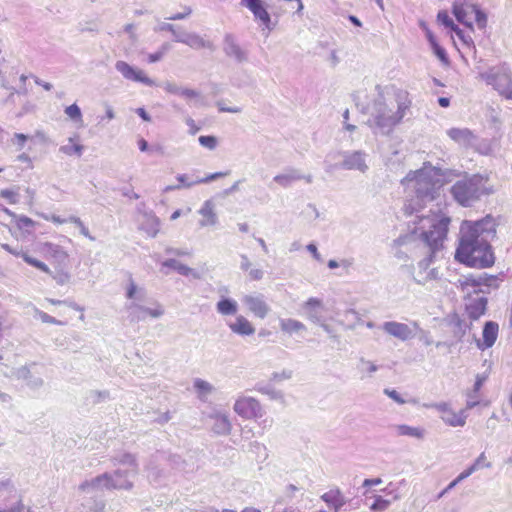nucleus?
I'll return each mask as SVG.
<instances>
[{
    "instance_id": "obj_33",
    "label": "nucleus",
    "mask_w": 512,
    "mask_h": 512,
    "mask_svg": "<svg viewBox=\"0 0 512 512\" xmlns=\"http://www.w3.org/2000/svg\"><path fill=\"white\" fill-rule=\"evenodd\" d=\"M42 251L47 258L54 259L58 263H64L67 258V252L59 245L53 243H45Z\"/></svg>"
},
{
    "instance_id": "obj_61",
    "label": "nucleus",
    "mask_w": 512,
    "mask_h": 512,
    "mask_svg": "<svg viewBox=\"0 0 512 512\" xmlns=\"http://www.w3.org/2000/svg\"><path fill=\"white\" fill-rule=\"evenodd\" d=\"M164 89L168 93L176 94V95H180L181 96V91H183L184 87H180V86H178L177 84H175L173 82L167 81V82L164 83Z\"/></svg>"
},
{
    "instance_id": "obj_6",
    "label": "nucleus",
    "mask_w": 512,
    "mask_h": 512,
    "mask_svg": "<svg viewBox=\"0 0 512 512\" xmlns=\"http://www.w3.org/2000/svg\"><path fill=\"white\" fill-rule=\"evenodd\" d=\"M486 183L487 178L474 174L458 180L452 185L450 192L458 204L468 207L489 193Z\"/></svg>"
},
{
    "instance_id": "obj_29",
    "label": "nucleus",
    "mask_w": 512,
    "mask_h": 512,
    "mask_svg": "<svg viewBox=\"0 0 512 512\" xmlns=\"http://www.w3.org/2000/svg\"><path fill=\"white\" fill-rule=\"evenodd\" d=\"M494 282H496V278L494 276L488 275L487 273H482L479 276L469 275L465 277L464 281H461V285L463 289L467 287L478 288L481 286H486L489 288L493 285Z\"/></svg>"
},
{
    "instance_id": "obj_23",
    "label": "nucleus",
    "mask_w": 512,
    "mask_h": 512,
    "mask_svg": "<svg viewBox=\"0 0 512 512\" xmlns=\"http://www.w3.org/2000/svg\"><path fill=\"white\" fill-rule=\"evenodd\" d=\"M499 326L493 321L485 323L483 328V342L477 340V346L479 349L484 350L494 345L498 337Z\"/></svg>"
},
{
    "instance_id": "obj_60",
    "label": "nucleus",
    "mask_w": 512,
    "mask_h": 512,
    "mask_svg": "<svg viewBox=\"0 0 512 512\" xmlns=\"http://www.w3.org/2000/svg\"><path fill=\"white\" fill-rule=\"evenodd\" d=\"M16 225L19 229L28 228L34 225V221L27 216H17Z\"/></svg>"
},
{
    "instance_id": "obj_21",
    "label": "nucleus",
    "mask_w": 512,
    "mask_h": 512,
    "mask_svg": "<svg viewBox=\"0 0 512 512\" xmlns=\"http://www.w3.org/2000/svg\"><path fill=\"white\" fill-rule=\"evenodd\" d=\"M241 5L247 7L256 20L261 21L265 27L269 28L271 18L262 0H241Z\"/></svg>"
},
{
    "instance_id": "obj_36",
    "label": "nucleus",
    "mask_w": 512,
    "mask_h": 512,
    "mask_svg": "<svg viewBox=\"0 0 512 512\" xmlns=\"http://www.w3.org/2000/svg\"><path fill=\"white\" fill-rule=\"evenodd\" d=\"M240 269L248 272V277L252 281H259L264 276V271L260 268H252V263L246 254L240 255Z\"/></svg>"
},
{
    "instance_id": "obj_41",
    "label": "nucleus",
    "mask_w": 512,
    "mask_h": 512,
    "mask_svg": "<svg viewBox=\"0 0 512 512\" xmlns=\"http://www.w3.org/2000/svg\"><path fill=\"white\" fill-rule=\"evenodd\" d=\"M147 477L151 482H159L166 477V473L163 469L155 464L154 460H151L146 467Z\"/></svg>"
},
{
    "instance_id": "obj_3",
    "label": "nucleus",
    "mask_w": 512,
    "mask_h": 512,
    "mask_svg": "<svg viewBox=\"0 0 512 512\" xmlns=\"http://www.w3.org/2000/svg\"><path fill=\"white\" fill-rule=\"evenodd\" d=\"M377 98L370 108L367 125L375 134L388 135L401 122L411 106L406 91L393 87L376 86Z\"/></svg>"
},
{
    "instance_id": "obj_45",
    "label": "nucleus",
    "mask_w": 512,
    "mask_h": 512,
    "mask_svg": "<svg viewBox=\"0 0 512 512\" xmlns=\"http://www.w3.org/2000/svg\"><path fill=\"white\" fill-rule=\"evenodd\" d=\"M68 221H69L70 223L75 224V225L79 228L80 233H81L84 237L88 238V239H89V240H91V241H95V237H93V236L90 234V232H89L88 228L84 225L83 221H82L79 217H77V216H70V217L68 218Z\"/></svg>"
},
{
    "instance_id": "obj_9",
    "label": "nucleus",
    "mask_w": 512,
    "mask_h": 512,
    "mask_svg": "<svg viewBox=\"0 0 512 512\" xmlns=\"http://www.w3.org/2000/svg\"><path fill=\"white\" fill-rule=\"evenodd\" d=\"M341 162L339 167L345 170L366 173L369 169L367 164L368 154L361 150L340 152Z\"/></svg>"
},
{
    "instance_id": "obj_56",
    "label": "nucleus",
    "mask_w": 512,
    "mask_h": 512,
    "mask_svg": "<svg viewBox=\"0 0 512 512\" xmlns=\"http://www.w3.org/2000/svg\"><path fill=\"white\" fill-rule=\"evenodd\" d=\"M473 465L477 468V470L481 468H491V462L487 461V456L485 452H481L479 456L475 459Z\"/></svg>"
},
{
    "instance_id": "obj_4",
    "label": "nucleus",
    "mask_w": 512,
    "mask_h": 512,
    "mask_svg": "<svg viewBox=\"0 0 512 512\" xmlns=\"http://www.w3.org/2000/svg\"><path fill=\"white\" fill-rule=\"evenodd\" d=\"M444 174L440 168L424 166L420 170L410 172L401 181L407 191L404 212L408 215L418 213L428 203L440 196Z\"/></svg>"
},
{
    "instance_id": "obj_25",
    "label": "nucleus",
    "mask_w": 512,
    "mask_h": 512,
    "mask_svg": "<svg viewBox=\"0 0 512 512\" xmlns=\"http://www.w3.org/2000/svg\"><path fill=\"white\" fill-rule=\"evenodd\" d=\"M320 499L324 501L333 510V512H339L346 504V498L339 488L325 492L320 496Z\"/></svg>"
},
{
    "instance_id": "obj_15",
    "label": "nucleus",
    "mask_w": 512,
    "mask_h": 512,
    "mask_svg": "<svg viewBox=\"0 0 512 512\" xmlns=\"http://www.w3.org/2000/svg\"><path fill=\"white\" fill-rule=\"evenodd\" d=\"M242 302L249 312L260 319H264L270 312V306L267 304L262 294L245 295L242 298Z\"/></svg>"
},
{
    "instance_id": "obj_26",
    "label": "nucleus",
    "mask_w": 512,
    "mask_h": 512,
    "mask_svg": "<svg viewBox=\"0 0 512 512\" xmlns=\"http://www.w3.org/2000/svg\"><path fill=\"white\" fill-rule=\"evenodd\" d=\"M78 490L84 494H94L106 490L105 473L83 481L78 486Z\"/></svg>"
},
{
    "instance_id": "obj_17",
    "label": "nucleus",
    "mask_w": 512,
    "mask_h": 512,
    "mask_svg": "<svg viewBox=\"0 0 512 512\" xmlns=\"http://www.w3.org/2000/svg\"><path fill=\"white\" fill-rule=\"evenodd\" d=\"M5 489L8 492V499L10 502L0 503V512H21V499L17 495L16 489L11 484L10 480L0 482V491Z\"/></svg>"
},
{
    "instance_id": "obj_40",
    "label": "nucleus",
    "mask_w": 512,
    "mask_h": 512,
    "mask_svg": "<svg viewBox=\"0 0 512 512\" xmlns=\"http://www.w3.org/2000/svg\"><path fill=\"white\" fill-rule=\"evenodd\" d=\"M438 21L443 24L445 27L450 28L452 31L456 33V35L462 39L465 43H467V39L463 33V31L454 24L453 20L450 18L446 11H440L437 15Z\"/></svg>"
},
{
    "instance_id": "obj_27",
    "label": "nucleus",
    "mask_w": 512,
    "mask_h": 512,
    "mask_svg": "<svg viewBox=\"0 0 512 512\" xmlns=\"http://www.w3.org/2000/svg\"><path fill=\"white\" fill-rule=\"evenodd\" d=\"M447 135L458 145L468 147L472 145L475 137L468 128H451L447 131Z\"/></svg>"
},
{
    "instance_id": "obj_48",
    "label": "nucleus",
    "mask_w": 512,
    "mask_h": 512,
    "mask_svg": "<svg viewBox=\"0 0 512 512\" xmlns=\"http://www.w3.org/2000/svg\"><path fill=\"white\" fill-rule=\"evenodd\" d=\"M84 147L81 144H67L60 147V152H62L65 155H74L81 156L83 152Z\"/></svg>"
},
{
    "instance_id": "obj_63",
    "label": "nucleus",
    "mask_w": 512,
    "mask_h": 512,
    "mask_svg": "<svg viewBox=\"0 0 512 512\" xmlns=\"http://www.w3.org/2000/svg\"><path fill=\"white\" fill-rule=\"evenodd\" d=\"M477 471V468L471 464L470 466H468L465 470H463L457 477V481L460 483L462 482L464 479L468 478L469 476H471L474 472Z\"/></svg>"
},
{
    "instance_id": "obj_43",
    "label": "nucleus",
    "mask_w": 512,
    "mask_h": 512,
    "mask_svg": "<svg viewBox=\"0 0 512 512\" xmlns=\"http://www.w3.org/2000/svg\"><path fill=\"white\" fill-rule=\"evenodd\" d=\"M163 267L171 268L177 271L179 274L183 276H188L192 273V269L185 264H182L176 259H167L162 262Z\"/></svg>"
},
{
    "instance_id": "obj_59",
    "label": "nucleus",
    "mask_w": 512,
    "mask_h": 512,
    "mask_svg": "<svg viewBox=\"0 0 512 512\" xmlns=\"http://www.w3.org/2000/svg\"><path fill=\"white\" fill-rule=\"evenodd\" d=\"M453 14L456 17L457 21L466 24V12L462 5L454 4Z\"/></svg>"
},
{
    "instance_id": "obj_57",
    "label": "nucleus",
    "mask_w": 512,
    "mask_h": 512,
    "mask_svg": "<svg viewBox=\"0 0 512 512\" xmlns=\"http://www.w3.org/2000/svg\"><path fill=\"white\" fill-rule=\"evenodd\" d=\"M192 11L193 10L190 6L185 5V6H183V12L173 14L172 16L168 17V20H172V21L184 20L192 14Z\"/></svg>"
},
{
    "instance_id": "obj_22",
    "label": "nucleus",
    "mask_w": 512,
    "mask_h": 512,
    "mask_svg": "<svg viewBox=\"0 0 512 512\" xmlns=\"http://www.w3.org/2000/svg\"><path fill=\"white\" fill-rule=\"evenodd\" d=\"M228 175V172H216L207 175L206 177H197L195 179H192L187 174H179L176 179L178 181V186H180V189L182 188H191L194 185L202 184V183H208L210 181L216 180L218 178L224 177Z\"/></svg>"
},
{
    "instance_id": "obj_39",
    "label": "nucleus",
    "mask_w": 512,
    "mask_h": 512,
    "mask_svg": "<svg viewBox=\"0 0 512 512\" xmlns=\"http://www.w3.org/2000/svg\"><path fill=\"white\" fill-rule=\"evenodd\" d=\"M280 329L282 332L292 335L306 329L305 325L292 318H284L279 321Z\"/></svg>"
},
{
    "instance_id": "obj_58",
    "label": "nucleus",
    "mask_w": 512,
    "mask_h": 512,
    "mask_svg": "<svg viewBox=\"0 0 512 512\" xmlns=\"http://www.w3.org/2000/svg\"><path fill=\"white\" fill-rule=\"evenodd\" d=\"M159 31H168L172 34L174 41L177 42V36L181 33V31L177 30L173 24L163 22L158 27Z\"/></svg>"
},
{
    "instance_id": "obj_8",
    "label": "nucleus",
    "mask_w": 512,
    "mask_h": 512,
    "mask_svg": "<svg viewBox=\"0 0 512 512\" xmlns=\"http://www.w3.org/2000/svg\"><path fill=\"white\" fill-rule=\"evenodd\" d=\"M234 412L243 419H259L264 415L260 402L250 396L240 395L233 405Z\"/></svg>"
},
{
    "instance_id": "obj_34",
    "label": "nucleus",
    "mask_w": 512,
    "mask_h": 512,
    "mask_svg": "<svg viewBox=\"0 0 512 512\" xmlns=\"http://www.w3.org/2000/svg\"><path fill=\"white\" fill-rule=\"evenodd\" d=\"M273 180L280 186L287 188L293 182L302 180V173L297 169L290 168L287 169L285 172L274 176Z\"/></svg>"
},
{
    "instance_id": "obj_50",
    "label": "nucleus",
    "mask_w": 512,
    "mask_h": 512,
    "mask_svg": "<svg viewBox=\"0 0 512 512\" xmlns=\"http://www.w3.org/2000/svg\"><path fill=\"white\" fill-rule=\"evenodd\" d=\"M198 141L201 146L209 149L214 150L217 147L218 140L215 136L212 135H203L198 138Z\"/></svg>"
},
{
    "instance_id": "obj_20",
    "label": "nucleus",
    "mask_w": 512,
    "mask_h": 512,
    "mask_svg": "<svg viewBox=\"0 0 512 512\" xmlns=\"http://www.w3.org/2000/svg\"><path fill=\"white\" fill-rule=\"evenodd\" d=\"M474 292L476 293V296L468 299L466 303V312L470 319L477 320L486 312L487 298L485 296H480L477 290H474Z\"/></svg>"
},
{
    "instance_id": "obj_53",
    "label": "nucleus",
    "mask_w": 512,
    "mask_h": 512,
    "mask_svg": "<svg viewBox=\"0 0 512 512\" xmlns=\"http://www.w3.org/2000/svg\"><path fill=\"white\" fill-rule=\"evenodd\" d=\"M257 390L260 393L269 396L271 399H275V400L283 399V394L281 393V391L275 390L271 387H258Z\"/></svg>"
},
{
    "instance_id": "obj_54",
    "label": "nucleus",
    "mask_w": 512,
    "mask_h": 512,
    "mask_svg": "<svg viewBox=\"0 0 512 512\" xmlns=\"http://www.w3.org/2000/svg\"><path fill=\"white\" fill-rule=\"evenodd\" d=\"M0 197L8 200L10 204H16L18 202V192L13 189H2L0 191Z\"/></svg>"
},
{
    "instance_id": "obj_62",
    "label": "nucleus",
    "mask_w": 512,
    "mask_h": 512,
    "mask_svg": "<svg viewBox=\"0 0 512 512\" xmlns=\"http://www.w3.org/2000/svg\"><path fill=\"white\" fill-rule=\"evenodd\" d=\"M181 96L186 99H200L201 98V94L199 91L190 89V88H185V87H184L183 91H181Z\"/></svg>"
},
{
    "instance_id": "obj_30",
    "label": "nucleus",
    "mask_w": 512,
    "mask_h": 512,
    "mask_svg": "<svg viewBox=\"0 0 512 512\" xmlns=\"http://www.w3.org/2000/svg\"><path fill=\"white\" fill-rule=\"evenodd\" d=\"M228 326L233 333L240 336H251L255 333L254 326L242 315L237 316Z\"/></svg>"
},
{
    "instance_id": "obj_37",
    "label": "nucleus",
    "mask_w": 512,
    "mask_h": 512,
    "mask_svg": "<svg viewBox=\"0 0 512 512\" xmlns=\"http://www.w3.org/2000/svg\"><path fill=\"white\" fill-rule=\"evenodd\" d=\"M467 415L465 410L459 413L454 412L452 409L447 414H442L441 419L449 426L463 427L466 423Z\"/></svg>"
},
{
    "instance_id": "obj_55",
    "label": "nucleus",
    "mask_w": 512,
    "mask_h": 512,
    "mask_svg": "<svg viewBox=\"0 0 512 512\" xmlns=\"http://www.w3.org/2000/svg\"><path fill=\"white\" fill-rule=\"evenodd\" d=\"M35 313L43 323H49V324H54V325H63L62 321L57 320L56 318L48 315L47 313H45L43 311L35 309Z\"/></svg>"
},
{
    "instance_id": "obj_52",
    "label": "nucleus",
    "mask_w": 512,
    "mask_h": 512,
    "mask_svg": "<svg viewBox=\"0 0 512 512\" xmlns=\"http://www.w3.org/2000/svg\"><path fill=\"white\" fill-rule=\"evenodd\" d=\"M431 48H432L434 54L438 57V59L443 64H448L449 63V59H448L447 53H446V51H445V49L443 47H441L438 43H434L433 45H431Z\"/></svg>"
},
{
    "instance_id": "obj_19",
    "label": "nucleus",
    "mask_w": 512,
    "mask_h": 512,
    "mask_svg": "<svg viewBox=\"0 0 512 512\" xmlns=\"http://www.w3.org/2000/svg\"><path fill=\"white\" fill-rule=\"evenodd\" d=\"M208 417L213 421L211 429L216 435L227 436L231 433L232 423L227 413L215 411Z\"/></svg>"
},
{
    "instance_id": "obj_44",
    "label": "nucleus",
    "mask_w": 512,
    "mask_h": 512,
    "mask_svg": "<svg viewBox=\"0 0 512 512\" xmlns=\"http://www.w3.org/2000/svg\"><path fill=\"white\" fill-rule=\"evenodd\" d=\"M193 386L200 397L206 396L213 391V386L209 382L200 378H196L194 380Z\"/></svg>"
},
{
    "instance_id": "obj_2",
    "label": "nucleus",
    "mask_w": 512,
    "mask_h": 512,
    "mask_svg": "<svg viewBox=\"0 0 512 512\" xmlns=\"http://www.w3.org/2000/svg\"><path fill=\"white\" fill-rule=\"evenodd\" d=\"M495 219L487 215L481 220H464L460 226V240L455 259L474 268H486L495 258L490 241L496 237Z\"/></svg>"
},
{
    "instance_id": "obj_10",
    "label": "nucleus",
    "mask_w": 512,
    "mask_h": 512,
    "mask_svg": "<svg viewBox=\"0 0 512 512\" xmlns=\"http://www.w3.org/2000/svg\"><path fill=\"white\" fill-rule=\"evenodd\" d=\"M130 477H133L130 471L120 468L113 472H105L106 490H132L134 482Z\"/></svg>"
},
{
    "instance_id": "obj_51",
    "label": "nucleus",
    "mask_w": 512,
    "mask_h": 512,
    "mask_svg": "<svg viewBox=\"0 0 512 512\" xmlns=\"http://www.w3.org/2000/svg\"><path fill=\"white\" fill-rule=\"evenodd\" d=\"M66 115L74 121H82V113L77 104H72L65 109Z\"/></svg>"
},
{
    "instance_id": "obj_1",
    "label": "nucleus",
    "mask_w": 512,
    "mask_h": 512,
    "mask_svg": "<svg viewBox=\"0 0 512 512\" xmlns=\"http://www.w3.org/2000/svg\"><path fill=\"white\" fill-rule=\"evenodd\" d=\"M410 234L397 238L392 246L394 256L401 262H407L417 255L420 247L437 252L447 238L450 218L437 211L430 210L427 215H417Z\"/></svg>"
},
{
    "instance_id": "obj_49",
    "label": "nucleus",
    "mask_w": 512,
    "mask_h": 512,
    "mask_svg": "<svg viewBox=\"0 0 512 512\" xmlns=\"http://www.w3.org/2000/svg\"><path fill=\"white\" fill-rule=\"evenodd\" d=\"M391 504L390 500L384 499L381 496L375 498L374 503L370 506V510L373 512L385 511Z\"/></svg>"
},
{
    "instance_id": "obj_64",
    "label": "nucleus",
    "mask_w": 512,
    "mask_h": 512,
    "mask_svg": "<svg viewBox=\"0 0 512 512\" xmlns=\"http://www.w3.org/2000/svg\"><path fill=\"white\" fill-rule=\"evenodd\" d=\"M384 393L389 397L391 398L392 400H394L396 403L398 404H404L405 403V400L401 397V395L396 391V390H393V389H385L384 390Z\"/></svg>"
},
{
    "instance_id": "obj_28",
    "label": "nucleus",
    "mask_w": 512,
    "mask_h": 512,
    "mask_svg": "<svg viewBox=\"0 0 512 512\" xmlns=\"http://www.w3.org/2000/svg\"><path fill=\"white\" fill-rule=\"evenodd\" d=\"M487 376L478 374L476 376L475 383L473 385V389L466 392V409H473L477 405L480 404L479 392L484 382L486 381Z\"/></svg>"
},
{
    "instance_id": "obj_18",
    "label": "nucleus",
    "mask_w": 512,
    "mask_h": 512,
    "mask_svg": "<svg viewBox=\"0 0 512 512\" xmlns=\"http://www.w3.org/2000/svg\"><path fill=\"white\" fill-rule=\"evenodd\" d=\"M177 42L185 44L195 50H199L202 48L210 50L214 49V45L211 41L205 40L196 32L181 31L179 36H177Z\"/></svg>"
},
{
    "instance_id": "obj_32",
    "label": "nucleus",
    "mask_w": 512,
    "mask_h": 512,
    "mask_svg": "<svg viewBox=\"0 0 512 512\" xmlns=\"http://www.w3.org/2000/svg\"><path fill=\"white\" fill-rule=\"evenodd\" d=\"M304 308L307 310V316L313 323H321L322 315L319 309L322 308V301L318 298L311 297L304 303Z\"/></svg>"
},
{
    "instance_id": "obj_11",
    "label": "nucleus",
    "mask_w": 512,
    "mask_h": 512,
    "mask_svg": "<svg viewBox=\"0 0 512 512\" xmlns=\"http://www.w3.org/2000/svg\"><path fill=\"white\" fill-rule=\"evenodd\" d=\"M382 329L392 337L401 341H408L415 337V330L419 329V325L415 321L411 325L397 321H387L383 323Z\"/></svg>"
},
{
    "instance_id": "obj_13",
    "label": "nucleus",
    "mask_w": 512,
    "mask_h": 512,
    "mask_svg": "<svg viewBox=\"0 0 512 512\" xmlns=\"http://www.w3.org/2000/svg\"><path fill=\"white\" fill-rule=\"evenodd\" d=\"M115 69L125 78L126 80L133 81V82H139L146 86H154L155 81L148 76L145 75V73L137 69L130 64H128L125 61L119 60L115 63Z\"/></svg>"
},
{
    "instance_id": "obj_24",
    "label": "nucleus",
    "mask_w": 512,
    "mask_h": 512,
    "mask_svg": "<svg viewBox=\"0 0 512 512\" xmlns=\"http://www.w3.org/2000/svg\"><path fill=\"white\" fill-rule=\"evenodd\" d=\"M198 213L202 217L199 220L200 227L215 226L218 223L217 213L215 212V205L212 200H206Z\"/></svg>"
},
{
    "instance_id": "obj_47",
    "label": "nucleus",
    "mask_w": 512,
    "mask_h": 512,
    "mask_svg": "<svg viewBox=\"0 0 512 512\" xmlns=\"http://www.w3.org/2000/svg\"><path fill=\"white\" fill-rule=\"evenodd\" d=\"M359 370L361 372H366L369 376L375 373L378 370V366L374 364L372 361L367 360L363 357L359 359Z\"/></svg>"
},
{
    "instance_id": "obj_5",
    "label": "nucleus",
    "mask_w": 512,
    "mask_h": 512,
    "mask_svg": "<svg viewBox=\"0 0 512 512\" xmlns=\"http://www.w3.org/2000/svg\"><path fill=\"white\" fill-rule=\"evenodd\" d=\"M146 294V289L138 286L130 275L125 294L126 298L130 300V302L125 305L130 322L137 323L143 321L147 316L160 318L165 314L164 307L158 302H156L152 308L146 307L140 303L145 299Z\"/></svg>"
},
{
    "instance_id": "obj_31",
    "label": "nucleus",
    "mask_w": 512,
    "mask_h": 512,
    "mask_svg": "<svg viewBox=\"0 0 512 512\" xmlns=\"http://www.w3.org/2000/svg\"><path fill=\"white\" fill-rule=\"evenodd\" d=\"M112 462L114 465L129 466L130 469L127 470L130 471L132 476H136L138 474L139 466L134 454L128 452L119 453L112 457Z\"/></svg>"
},
{
    "instance_id": "obj_12",
    "label": "nucleus",
    "mask_w": 512,
    "mask_h": 512,
    "mask_svg": "<svg viewBox=\"0 0 512 512\" xmlns=\"http://www.w3.org/2000/svg\"><path fill=\"white\" fill-rule=\"evenodd\" d=\"M429 254L418 262L417 268L413 272V279L417 284L425 285L429 281L436 280L439 277L438 270L436 268H430L433 261V255L436 252L428 250Z\"/></svg>"
},
{
    "instance_id": "obj_35",
    "label": "nucleus",
    "mask_w": 512,
    "mask_h": 512,
    "mask_svg": "<svg viewBox=\"0 0 512 512\" xmlns=\"http://www.w3.org/2000/svg\"><path fill=\"white\" fill-rule=\"evenodd\" d=\"M143 217L144 221L141 224V229L144 230L149 237H156L159 232V219L152 212H144Z\"/></svg>"
},
{
    "instance_id": "obj_46",
    "label": "nucleus",
    "mask_w": 512,
    "mask_h": 512,
    "mask_svg": "<svg viewBox=\"0 0 512 512\" xmlns=\"http://www.w3.org/2000/svg\"><path fill=\"white\" fill-rule=\"evenodd\" d=\"M23 260L27 264H29V265H31V266H33V267H35V268H37V269L47 273V274H51V270L49 269V267L44 262H41V261L31 257L28 254H23Z\"/></svg>"
},
{
    "instance_id": "obj_14",
    "label": "nucleus",
    "mask_w": 512,
    "mask_h": 512,
    "mask_svg": "<svg viewBox=\"0 0 512 512\" xmlns=\"http://www.w3.org/2000/svg\"><path fill=\"white\" fill-rule=\"evenodd\" d=\"M115 69L125 78L126 80L133 81V82H139L146 86H154L155 81L148 76L145 75V73L137 69L130 64H128L125 61L119 60L115 63Z\"/></svg>"
},
{
    "instance_id": "obj_38",
    "label": "nucleus",
    "mask_w": 512,
    "mask_h": 512,
    "mask_svg": "<svg viewBox=\"0 0 512 512\" xmlns=\"http://www.w3.org/2000/svg\"><path fill=\"white\" fill-rule=\"evenodd\" d=\"M216 310L223 316L235 315L238 311V304L230 298H221L216 304Z\"/></svg>"
},
{
    "instance_id": "obj_42",
    "label": "nucleus",
    "mask_w": 512,
    "mask_h": 512,
    "mask_svg": "<svg viewBox=\"0 0 512 512\" xmlns=\"http://www.w3.org/2000/svg\"><path fill=\"white\" fill-rule=\"evenodd\" d=\"M397 433L401 436H410L417 439H422L424 437V429L419 427H412L408 425H398L397 426Z\"/></svg>"
},
{
    "instance_id": "obj_16",
    "label": "nucleus",
    "mask_w": 512,
    "mask_h": 512,
    "mask_svg": "<svg viewBox=\"0 0 512 512\" xmlns=\"http://www.w3.org/2000/svg\"><path fill=\"white\" fill-rule=\"evenodd\" d=\"M223 51L227 57L234 59L237 63L248 61V52L238 44L232 34H226L224 36Z\"/></svg>"
},
{
    "instance_id": "obj_7",
    "label": "nucleus",
    "mask_w": 512,
    "mask_h": 512,
    "mask_svg": "<svg viewBox=\"0 0 512 512\" xmlns=\"http://www.w3.org/2000/svg\"><path fill=\"white\" fill-rule=\"evenodd\" d=\"M480 78L491 85L500 96L512 100V74L504 67H494L480 73Z\"/></svg>"
}]
</instances>
